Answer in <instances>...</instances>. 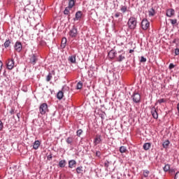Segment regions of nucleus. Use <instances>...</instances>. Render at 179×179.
Returning a JSON list of instances; mask_svg holds the SVG:
<instances>
[{"mask_svg": "<svg viewBox=\"0 0 179 179\" xmlns=\"http://www.w3.org/2000/svg\"><path fill=\"white\" fill-rule=\"evenodd\" d=\"M170 20L171 24H173V25L177 24V20H176V19H175V20L171 19V20Z\"/></svg>", "mask_w": 179, "mask_h": 179, "instance_id": "obj_35", "label": "nucleus"}, {"mask_svg": "<svg viewBox=\"0 0 179 179\" xmlns=\"http://www.w3.org/2000/svg\"><path fill=\"white\" fill-rule=\"evenodd\" d=\"M83 171V166H78L76 169V172L78 174H81V173Z\"/></svg>", "mask_w": 179, "mask_h": 179, "instance_id": "obj_27", "label": "nucleus"}, {"mask_svg": "<svg viewBox=\"0 0 179 179\" xmlns=\"http://www.w3.org/2000/svg\"><path fill=\"white\" fill-rule=\"evenodd\" d=\"M74 6H75V1H69V6L66 8L72 10V8H73Z\"/></svg>", "mask_w": 179, "mask_h": 179, "instance_id": "obj_18", "label": "nucleus"}, {"mask_svg": "<svg viewBox=\"0 0 179 179\" xmlns=\"http://www.w3.org/2000/svg\"><path fill=\"white\" fill-rule=\"evenodd\" d=\"M132 52H134V50H129V53H130V54H132Z\"/></svg>", "mask_w": 179, "mask_h": 179, "instance_id": "obj_47", "label": "nucleus"}, {"mask_svg": "<svg viewBox=\"0 0 179 179\" xmlns=\"http://www.w3.org/2000/svg\"><path fill=\"white\" fill-rule=\"evenodd\" d=\"M29 62L30 64H32V65H36V63L37 62V57H36V55H31L30 56Z\"/></svg>", "mask_w": 179, "mask_h": 179, "instance_id": "obj_9", "label": "nucleus"}, {"mask_svg": "<svg viewBox=\"0 0 179 179\" xmlns=\"http://www.w3.org/2000/svg\"><path fill=\"white\" fill-rule=\"evenodd\" d=\"M50 157V159L52 157Z\"/></svg>", "mask_w": 179, "mask_h": 179, "instance_id": "obj_50", "label": "nucleus"}, {"mask_svg": "<svg viewBox=\"0 0 179 179\" xmlns=\"http://www.w3.org/2000/svg\"><path fill=\"white\" fill-rule=\"evenodd\" d=\"M151 114L155 120H157L159 118V114H157V110H156V108L153 107L151 108Z\"/></svg>", "mask_w": 179, "mask_h": 179, "instance_id": "obj_8", "label": "nucleus"}, {"mask_svg": "<svg viewBox=\"0 0 179 179\" xmlns=\"http://www.w3.org/2000/svg\"><path fill=\"white\" fill-rule=\"evenodd\" d=\"M164 171H170V165L169 164L165 165V166L164 167Z\"/></svg>", "mask_w": 179, "mask_h": 179, "instance_id": "obj_33", "label": "nucleus"}, {"mask_svg": "<svg viewBox=\"0 0 179 179\" xmlns=\"http://www.w3.org/2000/svg\"><path fill=\"white\" fill-rule=\"evenodd\" d=\"M120 153H126L127 152V147L121 146L120 148Z\"/></svg>", "mask_w": 179, "mask_h": 179, "instance_id": "obj_26", "label": "nucleus"}, {"mask_svg": "<svg viewBox=\"0 0 179 179\" xmlns=\"http://www.w3.org/2000/svg\"><path fill=\"white\" fill-rule=\"evenodd\" d=\"M83 87V84L82 83L79 82L77 84L76 89H78L79 90L82 89Z\"/></svg>", "mask_w": 179, "mask_h": 179, "instance_id": "obj_32", "label": "nucleus"}, {"mask_svg": "<svg viewBox=\"0 0 179 179\" xmlns=\"http://www.w3.org/2000/svg\"><path fill=\"white\" fill-rule=\"evenodd\" d=\"M51 79H52V75L51 74V73H49V74L46 77V80H47V82H50V80H51Z\"/></svg>", "mask_w": 179, "mask_h": 179, "instance_id": "obj_31", "label": "nucleus"}, {"mask_svg": "<svg viewBox=\"0 0 179 179\" xmlns=\"http://www.w3.org/2000/svg\"><path fill=\"white\" fill-rule=\"evenodd\" d=\"M66 47V38H63L62 40L61 48H65Z\"/></svg>", "mask_w": 179, "mask_h": 179, "instance_id": "obj_19", "label": "nucleus"}, {"mask_svg": "<svg viewBox=\"0 0 179 179\" xmlns=\"http://www.w3.org/2000/svg\"><path fill=\"white\" fill-rule=\"evenodd\" d=\"M59 167L64 168L65 166H66V161L65 160H61L59 162Z\"/></svg>", "mask_w": 179, "mask_h": 179, "instance_id": "obj_24", "label": "nucleus"}, {"mask_svg": "<svg viewBox=\"0 0 179 179\" xmlns=\"http://www.w3.org/2000/svg\"><path fill=\"white\" fill-rule=\"evenodd\" d=\"M164 101H165L164 99H161L157 101V103H159V104H162V103H164Z\"/></svg>", "mask_w": 179, "mask_h": 179, "instance_id": "obj_38", "label": "nucleus"}, {"mask_svg": "<svg viewBox=\"0 0 179 179\" xmlns=\"http://www.w3.org/2000/svg\"><path fill=\"white\" fill-rule=\"evenodd\" d=\"M19 114H20V113H17V117L18 118H19Z\"/></svg>", "mask_w": 179, "mask_h": 179, "instance_id": "obj_48", "label": "nucleus"}, {"mask_svg": "<svg viewBox=\"0 0 179 179\" xmlns=\"http://www.w3.org/2000/svg\"><path fill=\"white\" fill-rule=\"evenodd\" d=\"M174 179H179V172L176 173Z\"/></svg>", "mask_w": 179, "mask_h": 179, "instance_id": "obj_44", "label": "nucleus"}, {"mask_svg": "<svg viewBox=\"0 0 179 179\" xmlns=\"http://www.w3.org/2000/svg\"><path fill=\"white\" fill-rule=\"evenodd\" d=\"M174 9H169L166 11V16H168V17H171V16H174Z\"/></svg>", "mask_w": 179, "mask_h": 179, "instance_id": "obj_13", "label": "nucleus"}, {"mask_svg": "<svg viewBox=\"0 0 179 179\" xmlns=\"http://www.w3.org/2000/svg\"><path fill=\"white\" fill-rule=\"evenodd\" d=\"M48 111V105L46 103L41 104L39 107V113L41 114V115H45Z\"/></svg>", "mask_w": 179, "mask_h": 179, "instance_id": "obj_2", "label": "nucleus"}, {"mask_svg": "<svg viewBox=\"0 0 179 179\" xmlns=\"http://www.w3.org/2000/svg\"><path fill=\"white\" fill-rule=\"evenodd\" d=\"M40 145H41L40 141H36L34 143V145H33L34 149L35 150H37V149H38V148H40Z\"/></svg>", "mask_w": 179, "mask_h": 179, "instance_id": "obj_16", "label": "nucleus"}, {"mask_svg": "<svg viewBox=\"0 0 179 179\" xmlns=\"http://www.w3.org/2000/svg\"><path fill=\"white\" fill-rule=\"evenodd\" d=\"M148 15L149 16H155L156 15V11L152 8L148 10Z\"/></svg>", "mask_w": 179, "mask_h": 179, "instance_id": "obj_22", "label": "nucleus"}, {"mask_svg": "<svg viewBox=\"0 0 179 179\" xmlns=\"http://www.w3.org/2000/svg\"><path fill=\"white\" fill-rule=\"evenodd\" d=\"M2 66H3V63L0 60V72L2 71Z\"/></svg>", "mask_w": 179, "mask_h": 179, "instance_id": "obj_43", "label": "nucleus"}, {"mask_svg": "<svg viewBox=\"0 0 179 179\" xmlns=\"http://www.w3.org/2000/svg\"><path fill=\"white\" fill-rule=\"evenodd\" d=\"M66 142L68 145H72V143H73V137H68Z\"/></svg>", "mask_w": 179, "mask_h": 179, "instance_id": "obj_20", "label": "nucleus"}, {"mask_svg": "<svg viewBox=\"0 0 179 179\" xmlns=\"http://www.w3.org/2000/svg\"><path fill=\"white\" fill-rule=\"evenodd\" d=\"M69 34L70 37L75 38V37L78 36V29L76 27L73 26V28L69 31Z\"/></svg>", "mask_w": 179, "mask_h": 179, "instance_id": "obj_4", "label": "nucleus"}, {"mask_svg": "<svg viewBox=\"0 0 179 179\" xmlns=\"http://www.w3.org/2000/svg\"><path fill=\"white\" fill-rule=\"evenodd\" d=\"M80 19H82V11H78L76 13V17L74 20H80Z\"/></svg>", "mask_w": 179, "mask_h": 179, "instance_id": "obj_15", "label": "nucleus"}, {"mask_svg": "<svg viewBox=\"0 0 179 179\" xmlns=\"http://www.w3.org/2000/svg\"><path fill=\"white\" fill-rule=\"evenodd\" d=\"M133 101L134 103H139V101H141V94L138 93H134L133 94Z\"/></svg>", "mask_w": 179, "mask_h": 179, "instance_id": "obj_6", "label": "nucleus"}, {"mask_svg": "<svg viewBox=\"0 0 179 179\" xmlns=\"http://www.w3.org/2000/svg\"><path fill=\"white\" fill-rule=\"evenodd\" d=\"M76 166V161L74 159H71L69 162V169H73Z\"/></svg>", "mask_w": 179, "mask_h": 179, "instance_id": "obj_12", "label": "nucleus"}, {"mask_svg": "<svg viewBox=\"0 0 179 179\" xmlns=\"http://www.w3.org/2000/svg\"><path fill=\"white\" fill-rule=\"evenodd\" d=\"M64 15H67V16L70 17L71 16V9L66 7V8L64 10Z\"/></svg>", "mask_w": 179, "mask_h": 179, "instance_id": "obj_25", "label": "nucleus"}, {"mask_svg": "<svg viewBox=\"0 0 179 179\" xmlns=\"http://www.w3.org/2000/svg\"><path fill=\"white\" fill-rule=\"evenodd\" d=\"M121 15V13H116L115 15H114V17H118L119 16H120Z\"/></svg>", "mask_w": 179, "mask_h": 179, "instance_id": "obj_41", "label": "nucleus"}, {"mask_svg": "<svg viewBox=\"0 0 179 179\" xmlns=\"http://www.w3.org/2000/svg\"><path fill=\"white\" fill-rule=\"evenodd\" d=\"M147 59L146 58H145V57L142 56L141 57V60H140V62H146Z\"/></svg>", "mask_w": 179, "mask_h": 179, "instance_id": "obj_37", "label": "nucleus"}, {"mask_svg": "<svg viewBox=\"0 0 179 179\" xmlns=\"http://www.w3.org/2000/svg\"><path fill=\"white\" fill-rule=\"evenodd\" d=\"M175 54H176V55H179V49L178 48H176L175 50Z\"/></svg>", "mask_w": 179, "mask_h": 179, "instance_id": "obj_42", "label": "nucleus"}, {"mask_svg": "<svg viewBox=\"0 0 179 179\" xmlns=\"http://www.w3.org/2000/svg\"><path fill=\"white\" fill-rule=\"evenodd\" d=\"M124 59H125V56L120 55L118 57V62H122V61H124Z\"/></svg>", "mask_w": 179, "mask_h": 179, "instance_id": "obj_28", "label": "nucleus"}, {"mask_svg": "<svg viewBox=\"0 0 179 179\" xmlns=\"http://www.w3.org/2000/svg\"><path fill=\"white\" fill-rule=\"evenodd\" d=\"M141 27L143 30H148V29L150 27V23L149 22V21H148V20L144 19L141 22Z\"/></svg>", "mask_w": 179, "mask_h": 179, "instance_id": "obj_3", "label": "nucleus"}, {"mask_svg": "<svg viewBox=\"0 0 179 179\" xmlns=\"http://www.w3.org/2000/svg\"><path fill=\"white\" fill-rule=\"evenodd\" d=\"M169 145H170V141L166 140L163 143L162 146L164 149H167V148H169Z\"/></svg>", "mask_w": 179, "mask_h": 179, "instance_id": "obj_23", "label": "nucleus"}, {"mask_svg": "<svg viewBox=\"0 0 179 179\" xmlns=\"http://www.w3.org/2000/svg\"><path fill=\"white\" fill-rule=\"evenodd\" d=\"M6 66L7 69L11 71L13 68H15V66H16V65H15V60L13 59H8L7 61Z\"/></svg>", "mask_w": 179, "mask_h": 179, "instance_id": "obj_5", "label": "nucleus"}, {"mask_svg": "<svg viewBox=\"0 0 179 179\" xmlns=\"http://www.w3.org/2000/svg\"><path fill=\"white\" fill-rule=\"evenodd\" d=\"M68 60L69 62H71V64H76V55L69 56Z\"/></svg>", "mask_w": 179, "mask_h": 179, "instance_id": "obj_11", "label": "nucleus"}, {"mask_svg": "<svg viewBox=\"0 0 179 179\" xmlns=\"http://www.w3.org/2000/svg\"><path fill=\"white\" fill-rule=\"evenodd\" d=\"M101 155V153H100V152L99 151H97L96 152V156H100Z\"/></svg>", "mask_w": 179, "mask_h": 179, "instance_id": "obj_45", "label": "nucleus"}, {"mask_svg": "<svg viewBox=\"0 0 179 179\" xmlns=\"http://www.w3.org/2000/svg\"><path fill=\"white\" fill-rule=\"evenodd\" d=\"M151 146H152V144H150V143H145L143 145V148L144 150H149L150 149Z\"/></svg>", "mask_w": 179, "mask_h": 179, "instance_id": "obj_17", "label": "nucleus"}, {"mask_svg": "<svg viewBox=\"0 0 179 179\" xmlns=\"http://www.w3.org/2000/svg\"><path fill=\"white\" fill-rule=\"evenodd\" d=\"M176 66H174V64L173 63H171L169 64V69H173V68L175 67Z\"/></svg>", "mask_w": 179, "mask_h": 179, "instance_id": "obj_39", "label": "nucleus"}, {"mask_svg": "<svg viewBox=\"0 0 179 179\" xmlns=\"http://www.w3.org/2000/svg\"><path fill=\"white\" fill-rule=\"evenodd\" d=\"M63 98H64V92L59 91V92L57 93V99H58L59 100H62Z\"/></svg>", "mask_w": 179, "mask_h": 179, "instance_id": "obj_21", "label": "nucleus"}, {"mask_svg": "<svg viewBox=\"0 0 179 179\" xmlns=\"http://www.w3.org/2000/svg\"><path fill=\"white\" fill-rule=\"evenodd\" d=\"M70 1H75V0H70Z\"/></svg>", "mask_w": 179, "mask_h": 179, "instance_id": "obj_49", "label": "nucleus"}, {"mask_svg": "<svg viewBox=\"0 0 179 179\" xmlns=\"http://www.w3.org/2000/svg\"><path fill=\"white\" fill-rule=\"evenodd\" d=\"M177 110H178V113H179V103H178V105H177Z\"/></svg>", "mask_w": 179, "mask_h": 179, "instance_id": "obj_46", "label": "nucleus"}, {"mask_svg": "<svg viewBox=\"0 0 179 179\" xmlns=\"http://www.w3.org/2000/svg\"><path fill=\"white\" fill-rule=\"evenodd\" d=\"M9 45H10V41H9V40L6 41L4 43L5 48H8V47H9Z\"/></svg>", "mask_w": 179, "mask_h": 179, "instance_id": "obj_29", "label": "nucleus"}, {"mask_svg": "<svg viewBox=\"0 0 179 179\" xmlns=\"http://www.w3.org/2000/svg\"><path fill=\"white\" fill-rule=\"evenodd\" d=\"M136 18L134 17H131L127 22V26L129 29H131V30H134V29H136Z\"/></svg>", "mask_w": 179, "mask_h": 179, "instance_id": "obj_1", "label": "nucleus"}, {"mask_svg": "<svg viewBox=\"0 0 179 179\" xmlns=\"http://www.w3.org/2000/svg\"><path fill=\"white\" fill-rule=\"evenodd\" d=\"M15 51L20 52L22 51V43L16 42L14 46Z\"/></svg>", "mask_w": 179, "mask_h": 179, "instance_id": "obj_7", "label": "nucleus"}, {"mask_svg": "<svg viewBox=\"0 0 179 179\" xmlns=\"http://www.w3.org/2000/svg\"><path fill=\"white\" fill-rule=\"evenodd\" d=\"M3 128V123H2V121L0 120V131H2Z\"/></svg>", "mask_w": 179, "mask_h": 179, "instance_id": "obj_40", "label": "nucleus"}, {"mask_svg": "<svg viewBox=\"0 0 179 179\" xmlns=\"http://www.w3.org/2000/svg\"><path fill=\"white\" fill-rule=\"evenodd\" d=\"M115 55H117V53L114 50H110L108 54V56L110 58V59L115 58Z\"/></svg>", "mask_w": 179, "mask_h": 179, "instance_id": "obj_14", "label": "nucleus"}, {"mask_svg": "<svg viewBox=\"0 0 179 179\" xmlns=\"http://www.w3.org/2000/svg\"><path fill=\"white\" fill-rule=\"evenodd\" d=\"M127 6H122V8H120V10L123 13H125L127 12Z\"/></svg>", "mask_w": 179, "mask_h": 179, "instance_id": "obj_34", "label": "nucleus"}, {"mask_svg": "<svg viewBox=\"0 0 179 179\" xmlns=\"http://www.w3.org/2000/svg\"><path fill=\"white\" fill-rule=\"evenodd\" d=\"M83 132V131L82 129H79L77 131V136H80V135H82V133Z\"/></svg>", "mask_w": 179, "mask_h": 179, "instance_id": "obj_36", "label": "nucleus"}, {"mask_svg": "<svg viewBox=\"0 0 179 179\" xmlns=\"http://www.w3.org/2000/svg\"><path fill=\"white\" fill-rule=\"evenodd\" d=\"M143 177H149V171L148 170H144L143 172Z\"/></svg>", "mask_w": 179, "mask_h": 179, "instance_id": "obj_30", "label": "nucleus"}, {"mask_svg": "<svg viewBox=\"0 0 179 179\" xmlns=\"http://www.w3.org/2000/svg\"><path fill=\"white\" fill-rule=\"evenodd\" d=\"M101 143V136H96L94 140V145L96 146L99 143Z\"/></svg>", "mask_w": 179, "mask_h": 179, "instance_id": "obj_10", "label": "nucleus"}]
</instances>
